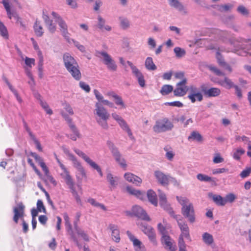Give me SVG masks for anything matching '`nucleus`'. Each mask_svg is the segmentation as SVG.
<instances>
[{"mask_svg": "<svg viewBox=\"0 0 251 251\" xmlns=\"http://www.w3.org/2000/svg\"><path fill=\"white\" fill-rule=\"evenodd\" d=\"M63 60L64 66L72 77L76 80L81 78V74L78 64L75 58L69 53L66 52L63 55Z\"/></svg>", "mask_w": 251, "mask_h": 251, "instance_id": "obj_1", "label": "nucleus"}, {"mask_svg": "<svg viewBox=\"0 0 251 251\" xmlns=\"http://www.w3.org/2000/svg\"><path fill=\"white\" fill-rule=\"evenodd\" d=\"M94 114L96 116V120L98 124L102 128L108 129L109 126L107 121L109 118L110 114L107 109L100 102L96 103Z\"/></svg>", "mask_w": 251, "mask_h": 251, "instance_id": "obj_2", "label": "nucleus"}, {"mask_svg": "<svg viewBox=\"0 0 251 251\" xmlns=\"http://www.w3.org/2000/svg\"><path fill=\"white\" fill-rule=\"evenodd\" d=\"M176 199L182 206L181 211L183 215L187 218L190 222L194 223L195 221V217L192 203L185 197H177Z\"/></svg>", "mask_w": 251, "mask_h": 251, "instance_id": "obj_3", "label": "nucleus"}, {"mask_svg": "<svg viewBox=\"0 0 251 251\" xmlns=\"http://www.w3.org/2000/svg\"><path fill=\"white\" fill-rule=\"evenodd\" d=\"M229 43L231 45H232L234 47V49L230 50L229 49H227L225 48L221 47L220 48H218V50L216 52V58L218 60V62L219 65L222 67H225V65H226V63L225 62L222 56L220 53V51L226 52L232 51L241 56H246L248 54V52L246 51L243 50L241 51L239 50V49L243 48L242 45H237L236 42L231 40L229 41Z\"/></svg>", "mask_w": 251, "mask_h": 251, "instance_id": "obj_4", "label": "nucleus"}, {"mask_svg": "<svg viewBox=\"0 0 251 251\" xmlns=\"http://www.w3.org/2000/svg\"><path fill=\"white\" fill-rule=\"evenodd\" d=\"M174 127V125L168 118L164 117L156 121L152 127L153 131L157 134L171 131Z\"/></svg>", "mask_w": 251, "mask_h": 251, "instance_id": "obj_5", "label": "nucleus"}, {"mask_svg": "<svg viewBox=\"0 0 251 251\" xmlns=\"http://www.w3.org/2000/svg\"><path fill=\"white\" fill-rule=\"evenodd\" d=\"M96 56L99 58H102L103 63L107 69L111 71H116L117 65L111 56L104 51H96Z\"/></svg>", "mask_w": 251, "mask_h": 251, "instance_id": "obj_6", "label": "nucleus"}, {"mask_svg": "<svg viewBox=\"0 0 251 251\" xmlns=\"http://www.w3.org/2000/svg\"><path fill=\"white\" fill-rule=\"evenodd\" d=\"M51 15L53 18L55 19V21L59 25L62 36L68 42H70L69 33L68 31V26L66 22L62 17L55 12L52 11L51 12Z\"/></svg>", "mask_w": 251, "mask_h": 251, "instance_id": "obj_7", "label": "nucleus"}, {"mask_svg": "<svg viewBox=\"0 0 251 251\" xmlns=\"http://www.w3.org/2000/svg\"><path fill=\"white\" fill-rule=\"evenodd\" d=\"M154 175L158 183L163 186H167L170 181H176L175 178L159 170L155 171Z\"/></svg>", "mask_w": 251, "mask_h": 251, "instance_id": "obj_8", "label": "nucleus"}, {"mask_svg": "<svg viewBox=\"0 0 251 251\" xmlns=\"http://www.w3.org/2000/svg\"><path fill=\"white\" fill-rule=\"evenodd\" d=\"M187 82V79L183 78L176 84V88L173 91L175 96L183 97L186 95L188 87L186 86Z\"/></svg>", "mask_w": 251, "mask_h": 251, "instance_id": "obj_9", "label": "nucleus"}, {"mask_svg": "<svg viewBox=\"0 0 251 251\" xmlns=\"http://www.w3.org/2000/svg\"><path fill=\"white\" fill-rule=\"evenodd\" d=\"M108 148L111 151L115 159L122 167H126V161L122 157L118 150L111 142H108Z\"/></svg>", "mask_w": 251, "mask_h": 251, "instance_id": "obj_10", "label": "nucleus"}, {"mask_svg": "<svg viewBox=\"0 0 251 251\" xmlns=\"http://www.w3.org/2000/svg\"><path fill=\"white\" fill-rule=\"evenodd\" d=\"M127 63L130 67L132 73L136 77L139 85L144 87L145 86V80L142 73L131 62L127 61Z\"/></svg>", "mask_w": 251, "mask_h": 251, "instance_id": "obj_11", "label": "nucleus"}, {"mask_svg": "<svg viewBox=\"0 0 251 251\" xmlns=\"http://www.w3.org/2000/svg\"><path fill=\"white\" fill-rule=\"evenodd\" d=\"M63 216L65 222V226L67 233L70 236L71 239L74 241L78 247L80 246L77 238L73 232L71 224L70 222L69 216L66 213H63Z\"/></svg>", "mask_w": 251, "mask_h": 251, "instance_id": "obj_12", "label": "nucleus"}, {"mask_svg": "<svg viewBox=\"0 0 251 251\" xmlns=\"http://www.w3.org/2000/svg\"><path fill=\"white\" fill-rule=\"evenodd\" d=\"M173 217L175 218L177 222V224L181 230L180 235L184 236L185 238L189 239V229L187 224L184 222L181 218H180V216H178L174 215Z\"/></svg>", "mask_w": 251, "mask_h": 251, "instance_id": "obj_13", "label": "nucleus"}, {"mask_svg": "<svg viewBox=\"0 0 251 251\" xmlns=\"http://www.w3.org/2000/svg\"><path fill=\"white\" fill-rule=\"evenodd\" d=\"M60 176L64 179L65 182L70 189L72 195H73L77 193L75 187V183L70 175L69 171L65 173H61Z\"/></svg>", "mask_w": 251, "mask_h": 251, "instance_id": "obj_14", "label": "nucleus"}, {"mask_svg": "<svg viewBox=\"0 0 251 251\" xmlns=\"http://www.w3.org/2000/svg\"><path fill=\"white\" fill-rule=\"evenodd\" d=\"M201 90L204 95L208 97H217L220 95L221 92L219 88L212 87L208 89L204 85L201 86Z\"/></svg>", "mask_w": 251, "mask_h": 251, "instance_id": "obj_15", "label": "nucleus"}, {"mask_svg": "<svg viewBox=\"0 0 251 251\" xmlns=\"http://www.w3.org/2000/svg\"><path fill=\"white\" fill-rule=\"evenodd\" d=\"M25 206L22 203H19L16 207L14 208L13 211L14 215L13 217V221L18 223V220L21 219L22 221L24 215Z\"/></svg>", "mask_w": 251, "mask_h": 251, "instance_id": "obj_16", "label": "nucleus"}, {"mask_svg": "<svg viewBox=\"0 0 251 251\" xmlns=\"http://www.w3.org/2000/svg\"><path fill=\"white\" fill-rule=\"evenodd\" d=\"M132 211L134 215L141 219L150 221V218L146 211L140 206L135 205L133 206Z\"/></svg>", "mask_w": 251, "mask_h": 251, "instance_id": "obj_17", "label": "nucleus"}, {"mask_svg": "<svg viewBox=\"0 0 251 251\" xmlns=\"http://www.w3.org/2000/svg\"><path fill=\"white\" fill-rule=\"evenodd\" d=\"M108 228L111 231L112 239L115 242L118 243L120 241V231L118 226L114 224H109Z\"/></svg>", "mask_w": 251, "mask_h": 251, "instance_id": "obj_18", "label": "nucleus"}, {"mask_svg": "<svg viewBox=\"0 0 251 251\" xmlns=\"http://www.w3.org/2000/svg\"><path fill=\"white\" fill-rule=\"evenodd\" d=\"M161 241L166 249L170 251H175L176 250V246L173 245L171 239L167 235L162 236Z\"/></svg>", "mask_w": 251, "mask_h": 251, "instance_id": "obj_19", "label": "nucleus"}, {"mask_svg": "<svg viewBox=\"0 0 251 251\" xmlns=\"http://www.w3.org/2000/svg\"><path fill=\"white\" fill-rule=\"evenodd\" d=\"M73 166L78 171L76 176L78 179H81L82 177H86V175L85 170L81 163L77 160L73 163Z\"/></svg>", "mask_w": 251, "mask_h": 251, "instance_id": "obj_20", "label": "nucleus"}, {"mask_svg": "<svg viewBox=\"0 0 251 251\" xmlns=\"http://www.w3.org/2000/svg\"><path fill=\"white\" fill-rule=\"evenodd\" d=\"M43 18L49 31L51 33H54L56 31V27L55 25L53 23L52 20L50 19L48 15L44 13L43 15Z\"/></svg>", "mask_w": 251, "mask_h": 251, "instance_id": "obj_21", "label": "nucleus"}, {"mask_svg": "<svg viewBox=\"0 0 251 251\" xmlns=\"http://www.w3.org/2000/svg\"><path fill=\"white\" fill-rule=\"evenodd\" d=\"M124 177L127 181L132 182L137 186H139L142 182V179L141 178L130 173H126Z\"/></svg>", "mask_w": 251, "mask_h": 251, "instance_id": "obj_22", "label": "nucleus"}, {"mask_svg": "<svg viewBox=\"0 0 251 251\" xmlns=\"http://www.w3.org/2000/svg\"><path fill=\"white\" fill-rule=\"evenodd\" d=\"M30 154L42 168L45 174L47 175L49 173V170L45 163L44 162L43 159L35 152H31Z\"/></svg>", "mask_w": 251, "mask_h": 251, "instance_id": "obj_23", "label": "nucleus"}, {"mask_svg": "<svg viewBox=\"0 0 251 251\" xmlns=\"http://www.w3.org/2000/svg\"><path fill=\"white\" fill-rule=\"evenodd\" d=\"M106 179L109 182L110 188H115L119 183V178L116 176H113L111 173L108 172L106 175Z\"/></svg>", "mask_w": 251, "mask_h": 251, "instance_id": "obj_24", "label": "nucleus"}, {"mask_svg": "<svg viewBox=\"0 0 251 251\" xmlns=\"http://www.w3.org/2000/svg\"><path fill=\"white\" fill-rule=\"evenodd\" d=\"M69 127L72 133L68 134V137L73 141H76L77 138H80V134L75 124H71Z\"/></svg>", "mask_w": 251, "mask_h": 251, "instance_id": "obj_25", "label": "nucleus"}, {"mask_svg": "<svg viewBox=\"0 0 251 251\" xmlns=\"http://www.w3.org/2000/svg\"><path fill=\"white\" fill-rule=\"evenodd\" d=\"M217 83L227 89L233 88L235 85L232 81L227 77H225L224 79L219 80Z\"/></svg>", "mask_w": 251, "mask_h": 251, "instance_id": "obj_26", "label": "nucleus"}, {"mask_svg": "<svg viewBox=\"0 0 251 251\" xmlns=\"http://www.w3.org/2000/svg\"><path fill=\"white\" fill-rule=\"evenodd\" d=\"M142 231L147 234L150 239L153 241L155 239V233L154 229L150 226L147 225H143L141 227Z\"/></svg>", "mask_w": 251, "mask_h": 251, "instance_id": "obj_27", "label": "nucleus"}, {"mask_svg": "<svg viewBox=\"0 0 251 251\" xmlns=\"http://www.w3.org/2000/svg\"><path fill=\"white\" fill-rule=\"evenodd\" d=\"M126 191L130 194L135 195L137 198L141 200H143L146 197L145 193L142 192L139 190L134 189L130 186H127L126 187Z\"/></svg>", "mask_w": 251, "mask_h": 251, "instance_id": "obj_28", "label": "nucleus"}, {"mask_svg": "<svg viewBox=\"0 0 251 251\" xmlns=\"http://www.w3.org/2000/svg\"><path fill=\"white\" fill-rule=\"evenodd\" d=\"M169 4L171 7H173L178 11L186 13L183 5L178 0H169Z\"/></svg>", "mask_w": 251, "mask_h": 251, "instance_id": "obj_29", "label": "nucleus"}, {"mask_svg": "<svg viewBox=\"0 0 251 251\" xmlns=\"http://www.w3.org/2000/svg\"><path fill=\"white\" fill-rule=\"evenodd\" d=\"M98 25L97 26L101 30L104 29L106 31H110L111 27L108 25H105V20L103 19L100 16H98Z\"/></svg>", "mask_w": 251, "mask_h": 251, "instance_id": "obj_30", "label": "nucleus"}, {"mask_svg": "<svg viewBox=\"0 0 251 251\" xmlns=\"http://www.w3.org/2000/svg\"><path fill=\"white\" fill-rule=\"evenodd\" d=\"M147 195L149 201L154 206H157L158 202L156 193L152 190H149Z\"/></svg>", "mask_w": 251, "mask_h": 251, "instance_id": "obj_31", "label": "nucleus"}, {"mask_svg": "<svg viewBox=\"0 0 251 251\" xmlns=\"http://www.w3.org/2000/svg\"><path fill=\"white\" fill-rule=\"evenodd\" d=\"M34 30L36 35L38 37H41L44 34V30L40 25V22L36 20L33 26Z\"/></svg>", "mask_w": 251, "mask_h": 251, "instance_id": "obj_32", "label": "nucleus"}, {"mask_svg": "<svg viewBox=\"0 0 251 251\" xmlns=\"http://www.w3.org/2000/svg\"><path fill=\"white\" fill-rule=\"evenodd\" d=\"M118 124L123 130L126 131L127 132L128 135L130 138H133L132 132L126 121L124 119H123L118 123Z\"/></svg>", "mask_w": 251, "mask_h": 251, "instance_id": "obj_33", "label": "nucleus"}, {"mask_svg": "<svg viewBox=\"0 0 251 251\" xmlns=\"http://www.w3.org/2000/svg\"><path fill=\"white\" fill-rule=\"evenodd\" d=\"M41 97L39 94H37L36 98L40 100V104L41 106L44 109L47 114L51 115L52 114V110L50 108L48 104L46 101H43L41 99Z\"/></svg>", "mask_w": 251, "mask_h": 251, "instance_id": "obj_34", "label": "nucleus"}, {"mask_svg": "<svg viewBox=\"0 0 251 251\" xmlns=\"http://www.w3.org/2000/svg\"><path fill=\"white\" fill-rule=\"evenodd\" d=\"M74 151L80 157L83 158L85 161L89 165L93 161L85 153L79 149L75 148Z\"/></svg>", "mask_w": 251, "mask_h": 251, "instance_id": "obj_35", "label": "nucleus"}, {"mask_svg": "<svg viewBox=\"0 0 251 251\" xmlns=\"http://www.w3.org/2000/svg\"><path fill=\"white\" fill-rule=\"evenodd\" d=\"M145 65L147 70L150 71H154L156 69V66L153 62L152 58L151 57H148L145 62Z\"/></svg>", "mask_w": 251, "mask_h": 251, "instance_id": "obj_36", "label": "nucleus"}, {"mask_svg": "<svg viewBox=\"0 0 251 251\" xmlns=\"http://www.w3.org/2000/svg\"><path fill=\"white\" fill-rule=\"evenodd\" d=\"M187 97L191 100L192 103L195 102L197 100L201 101L203 99V96L201 92L188 95Z\"/></svg>", "mask_w": 251, "mask_h": 251, "instance_id": "obj_37", "label": "nucleus"}, {"mask_svg": "<svg viewBox=\"0 0 251 251\" xmlns=\"http://www.w3.org/2000/svg\"><path fill=\"white\" fill-rule=\"evenodd\" d=\"M3 79L4 81H5V82L7 85V86H8L9 89L11 91V92L15 95L17 100L19 101V102H20V103L22 102V99L19 96L17 91L12 87L11 84L8 81V79L5 77H4Z\"/></svg>", "mask_w": 251, "mask_h": 251, "instance_id": "obj_38", "label": "nucleus"}, {"mask_svg": "<svg viewBox=\"0 0 251 251\" xmlns=\"http://www.w3.org/2000/svg\"><path fill=\"white\" fill-rule=\"evenodd\" d=\"M74 227H75V230L76 231L77 234L78 235L80 236L84 240H85L86 241H89V237L87 235V234L85 232V231L84 230L80 229L76 223H75Z\"/></svg>", "mask_w": 251, "mask_h": 251, "instance_id": "obj_39", "label": "nucleus"}, {"mask_svg": "<svg viewBox=\"0 0 251 251\" xmlns=\"http://www.w3.org/2000/svg\"><path fill=\"white\" fill-rule=\"evenodd\" d=\"M202 139V137L201 135L196 131L192 132L188 138L189 141H197L198 142L201 141Z\"/></svg>", "mask_w": 251, "mask_h": 251, "instance_id": "obj_40", "label": "nucleus"}, {"mask_svg": "<svg viewBox=\"0 0 251 251\" xmlns=\"http://www.w3.org/2000/svg\"><path fill=\"white\" fill-rule=\"evenodd\" d=\"M119 19L120 23V25L123 29H126L130 27V22L127 18L125 17H120Z\"/></svg>", "mask_w": 251, "mask_h": 251, "instance_id": "obj_41", "label": "nucleus"}, {"mask_svg": "<svg viewBox=\"0 0 251 251\" xmlns=\"http://www.w3.org/2000/svg\"><path fill=\"white\" fill-rule=\"evenodd\" d=\"M159 204L160 206L165 210L168 211L169 214L173 216L174 215V213L172 208L170 207L169 204L167 201V200L163 201H160Z\"/></svg>", "mask_w": 251, "mask_h": 251, "instance_id": "obj_42", "label": "nucleus"}, {"mask_svg": "<svg viewBox=\"0 0 251 251\" xmlns=\"http://www.w3.org/2000/svg\"><path fill=\"white\" fill-rule=\"evenodd\" d=\"M173 91V87L171 85H164L160 92L162 95H167Z\"/></svg>", "mask_w": 251, "mask_h": 251, "instance_id": "obj_43", "label": "nucleus"}, {"mask_svg": "<svg viewBox=\"0 0 251 251\" xmlns=\"http://www.w3.org/2000/svg\"><path fill=\"white\" fill-rule=\"evenodd\" d=\"M214 201L218 205L224 206L226 204L225 198L220 195H213L212 197Z\"/></svg>", "mask_w": 251, "mask_h": 251, "instance_id": "obj_44", "label": "nucleus"}, {"mask_svg": "<svg viewBox=\"0 0 251 251\" xmlns=\"http://www.w3.org/2000/svg\"><path fill=\"white\" fill-rule=\"evenodd\" d=\"M87 201L94 206L99 207L104 211L106 210V208L103 204L96 201V200L93 198H89L88 199Z\"/></svg>", "mask_w": 251, "mask_h": 251, "instance_id": "obj_45", "label": "nucleus"}, {"mask_svg": "<svg viewBox=\"0 0 251 251\" xmlns=\"http://www.w3.org/2000/svg\"><path fill=\"white\" fill-rule=\"evenodd\" d=\"M202 239L205 243L208 245H211L213 242V238L212 236L205 232L202 235Z\"/></svg>", "mask_w": 251, "mask_h": 251, "instance_id": "obj_46", "label": "nucleus"}, {"mask_svg": "<svg viewBox=\"0 0 251 251\" xmlns=\"http://www.w3.org/2000/svg\"><path fill=\"white\" fill-rule=\"evenodd\" d=\"M197 178L199 180L203 182H211L212 181V177L202 174H198L197 175Z\"/></svg>", "mask_w": 251, "mask_h": 251, "instance_id": "obj_47", "label": "nucleus"}, {"mask_svg": "<svg viewBox=\"0 0 251 251\" xmlns=\"http://www.w3.org/2000/svg\"><path fill=\"white\" fill-rule=\"evenodd\" d=\"M232 5L230 4L218 5L217 6V9L221 12H227L229 11L232 8Z\"/></svg>", "mask_w": 251, "mask_h": 251, "instance_id": "obj_48", "label": "nucleus"}, {"mask_svg": "<svg viewBox=\"0 0 251 251\" xmlns=\"http://www.w3.org/2000/svg\"><path fill=\"white\" fill-rule=\"evenodd\" d=\"M174 51L176 54V56L177 58H181L184 56L186 54L185 50L179 47H176Z\"/></svg>", "mask_w": 251, "mask_h": 251, "instance_id": "obj_49", "label": "nucleus"}, {"mask_svg": "<svg viewBox=\"0 0 251 251\" xmlns=\"http://www.w3.org/2000/svg\"><path fill=\"white\" fill-rule=\"evenodd\" d=\"M0 34L5 39H8V34L5 26L0 21Z\"/></svg>", "mask_w": 251, "mask_h": 251, "instance_id": "obj_50", "label": "nucleus"}, {"mask_svg": "<svg viewBox=\"0 0 251 251\" xmlns=\"http://www.w3.org/2000/svg\"><path fill=\"white\" fill-rule=\"evenodd\" d=\"M245 152V150L242 148L237 149L233 153V158L237 160H240L241 156L243 155Z\"/></svg>", "mask_w": 251, "mask_h": 251, "instance_id": "obj_51", "label": "nucleus"}, {"mask_svg": "<svg viewBox=\"0 0 251 251\" xmlns=\"http://www.w3.org/2000/svg\"><path fill=\"white\" fill-rule=\"evenodd\" d=\"M164 150L166 152L165 156L169 160H172L175 154L172 150H170V148L168 146H166L164 147Z\"/></svg>", "mask_w": 251, "mask_h": 251, "instance_id": "obj_52", "label": "nucleus"}, {"mask_svg": "<svg viewBox=\"0 0 251 251\" xmlns=\"http://www.w3.org/2000/svg\"><path fill=\"white\" fill-rule=\"evenodd\" d=\"M38 56L39 57L38 71L41 72L43 71V66L44 62V58L42 54L41 51H39L38 52Z\"/></svg>", "mask_w": 251, "mask_h": 251, "instance_id": "obj_53", "label": "nucleus"}, {"mask_svg": "<svg viewBox=\"0 0 251 251\" xmlns=\"http://www.w3.org/2000/svg\"><path fill=\"white\" fill-rule=\"evenodd\" d=\"M8 7L9 11L8 12V11H6L7 14L8 15V17L9 19H11L12 18H13L17 22H19L20 20V18L18 14L16 12H12L10 10V6L9 4L8 3Z\"/></svg>", "mask_w": 251, "mask_h": 251, "instance_id": "obj_54", "label": "nucleus"}, {"mask_svg": "<svg viewBox=\"0 0 251 251\" xmlns=\"http://www.w3.org/2000/svg\"><path fill=\"white\" fill-rule=\"evenodd\" d=\"M71 41L73 42L75 46L82 52H85V48L84 46L80 45L79 43L76 41H75L72 39H71L70 38V42L69 43H71Z\"/></svg>", "mask_w": 251, "mask_h": 251, "instance_id": "obj_55", "label": "nucleus"}, {"mask_svg": "<svg viewBox=\"0 0 251 251\" xmlns=\"http://www.w3.org/2000/svg\"><path fill=\"white\" fill-rule=\"evenodd\" d=\"M54 157H55L58 165L59 166V167H60V168L61 169V170L63 171L62 173H67V172H68L69 171L66 168L65 166L62 163V162H61L60 159L58 158V157L55 153H54Z\"/></svg>", "mask_w": 251, "mask_h": 251, "instance_id": "obj_56", "label": "nucleus"}, {"mask_svg": "<svg viewBox=\"0 0 251 251\" xmlns=\"http://www.w3.org/2000/svg\"><path fill=\"white\" fill-rule=\"evenodd\" d=\"M25 64L29 68H31L32 65H35V60L34 58L25 57Z\"/></svg>", "mask_w": 251, "mask_h": 251, "instance_id": "obj_57", "label": "nucleus"}, {"mask_svg": "<svg viewBox=\"0 0 251 251\" xmlns=\"http://www.w3.org/2000/svg\"><path fill=\"white\" fill-rule=\"evenodd\" d=\"M235 199L236 196L233 193L227 194L225 198V203L226 204L227 202L232 203L235 201Z\"/></svg>", "mask_w": 251, "mask_h": 251, "instance_id": "obj_58", "label": "nucleus"}, {"mask_svg": "<svg viewBox=\"0 0 251 251\" xmlns=\"http://www.w3.org/2000/svg\"><path fill=\"white\" fill-rule=\"evenodd\" d=\"M37 209L39 212H43L46 213L45 207L43 204V201L41 200H38L37 202Z\"/></svg>", "mask_w": 251, "mask_h": 251, "instance_id": "obj_59", "label": "nucleus"}, {"mask_svg": "<svg viewBox=\"0 0 251 251\" xmlns=\"http://www.w3.org/2000/svg\"><path fill=\"white\" fill-rule=\"evenodd\" d=\"M115 103L117 105H120L122 107L125 108L126 105L122 100V98L118 95L114 99Z\"/></svg>", "mask_w": 251, "mask_h": 251, "instance_id": "obj_60", "label": "nucleus"}, {"mask_svg": "<svg viewBox=\"0 0 251 251\" xmlns=\"http://www.w3.org/2000/svg\"><path fill=\"white\" fill-rule=\"evenodd\" d=\"M188 95L201 92L199 89L195 85H190L188 87Z\"/></svg>", "mask_w": 251, "mask_h": 251, "instance_id": "obj_61", "label": "nucleus"}, {"mask_svg": "<svg viewBox=\"0 0 251 251\" xmlns=\"http://www.w3.org/2000/svg\"><path fill=\"white\" fill-rule=\"evenodd\" d=\"M251 173V168L247 167L244 170H243L240 174V176L242 178H245L249 176Z\"/></svg>", "mask_w": 251, "mask_h": 251, "instance_id": "obj_62", "label": "nucleus"}, {"mask_svg": "<svg viewBox=\"0 0 251 251\" xmlns=\"http://www.w3.org/2000/svg\"><path fill=\"white\" fill-rule=\"evenodd\" d=\"M64 151V153L68 156V157H69V159L72 161V162H74L76 160H77V159H76V158L75 156L74 155H73L72 153H71L69 150L67 149H64L63 150Z\"/></svg>", "mask_w": 251, "mask_h": 251, "instance_id": "obj_63", "label": "nucleus"}, {"mask_svg": "<svg viewBox=\"0 0 251 251\" xmlns=\"http://www.w3.org/2000/svg\"><path fill=\"white\" fill-rule=\"evenodd\" d=\"M237 11L243 15H248L249 14L248 10L243 5H240L237 8Z\"/></svg>", "mask_w": 251, "mask_h": 251, "instance_id": "obj_64", "label": "nucleus"}]
</instances>
